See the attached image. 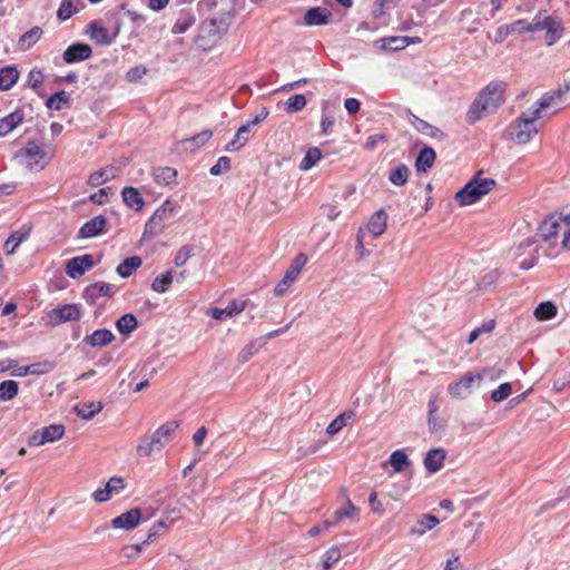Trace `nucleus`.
I'll use <instances>...</instances> for the list:
<instances>
[{
  "label": "nucleus",
  "instance_id": "obj_1",
  "mask_svg": "<svg viewBox=\"0 0 570 570\" xmlns=\"http://www.w3.org/2000/svg\"><path fill=\"white\" fill-rule=\"evenodd\" d=\"M537 238L547 257H556L561 250H570V214L544 219Z\"/></svg>",
  "mask_w": 570,
  "mask_h": 570
},
{
  "label": "nucleus",
  "instance_id": "obj_2",
  "mask_svg": "<svg viewBox=\"0 0 570 570\" xmlns=\"http://www.w3.org/2000/svg\"><path fill=\"white\" fill-rule=\"evenodd\" d=\"M507 85L503 81H493L485 86L473 104L470 106L466 119L473 124L478 121L483 114L494 111L504 102V92Z\"/></svg>",
  "mask_w": 570,
  "mask_h": 570
},
{
  "label": "nucleus",
  "instance_id": "obj_3",
  "mask_svg": "<svg viewBox=\"0 0 570 570\" xmlns=\"http://www.w3.org/2000/svg\"><path fill=\"white\" fill-rule=\"evenodd\" d=\"M563 31V24L559 17L538 13L532 21L518 20L509 27L511 33L546 32L548 36Z\"/></svg>",
  "mask_w": 570,
  "mask_h": 570
},
{
  "label": "nucleus",
  "instance_id": "obj_4",
  "mask_svg": "<svg viewBox=\"0 0 570 570\" xmlns=\"http://www.w3.org/2000/svg\"><path fill=\"white\" fill-rule=\"evenodd\" d=\"M495 185L497 183L494 179L484 177L482 171H478L462 189L456 191L454 198L460 206H469L475 204L483 196L488 195Z\"/></svg>",
  "mask_w": 570,
  "mask_h": 570
},
{
  "label": "nucleus",
  "instance_id": "obj_5",
  "mask_svg": "<svg viewBox=\"0 0 570 570\" xmlns=\"http://www.w3.org/2000/svg\"><path fill=\"white\" fill-rule=\"evenodd\" d=\"M52 157V149L47 145H40L35 140H30L24 147L14 154L21 165L29 170H42Z\"/></svg>",
  "mask_w": 570,
  "mask_h": 570
},
{
  "label": "nucleus",
  "instance_id": "obj_6",
  "mask_svg": "<svg viewBox=\"0 0 570 570\" xmlns=\"http://www.w3.org/2000/svg\"><path fill=\"white\" fill-rule=\"evenodd\" d=\"M176 428L177 424L175 422H167L160 425L153 434L141 438L136 446L137 454L147 458L155 452H160L170 441Z\"/></svg>",
  "mask_w": 570,
  "mask_h": 570
},
{
  "label": "nucleus",
  "instance_id": "obj_7",
  "mask_svg": "<svg viewBox=\"0 0 570 570\" xmlns=\"http://www.w3.org/2000/svg\"><path fill=\"white\" fill-rule=\"evenodd\" d=\"M540 118L542 117L533 109L522 112L520 117L509 126L507 130L509 137L518 144L529 142L539 131L537 121Z\"/></svg>",
  "mask_w": 570,
  "mask_h": 570
},
{
  "label": "nucleus",
  "instance_id": "obj_8",
  "mask_svg": "<svg viewBox=\"0 0 570 570\" xmlns=\"http://www.w3.org/2000/svg\"><path fill=\"white\" fill-rule=\"evenodd\" d=\"M395 6L394 0H372L370 14L358 30L363 32H377L390 23V10Z\"/></svg>",
  "mask_w": 570,
  "mask_h": 570
},
{
  "label": "nucleus",
  "instance_id": "obj_9",
  "mask_svg": "<svg viewBox=\"0 0 570 570\" xmlns=\"http://www.w3.org/2000/svg\"><path fill=\"white\" fill-rule=\"evenodd\" d=\"M177 209L178 204L176 202L166 199L146 223L142 237L150 239L161 234L166 228L167 222L175 216Z\"/></svg>",
  "mask_w": 570,
  "mask_h": 570
},
{
  "label": "nucleus",
  "instance_id": "obj_10",
  "mask_svg": "<svg viewBox=\"0 0 570 570\" xmlns=\"http://www.w3.org/2000/svg\"><path fill=\"white\" fill-rule=\"evenodd\" d=\"M569 89L570 86L568 83H563L557 89L547 92L540 98L538 106L533 108V110L538 111V115L541 117L556 114L569 102L567 97Z\"/></svg>",
  "mask_w": 570,
  "mask_h": 570
},
{
  "label": "nucleus",
  "instance_id": "obj_11",
  "mask_svg": "<svg viewBox=\"0 0 570 570\" xmlns=\"http://www.w3.org/2000/svg\"><path fill=\"white\" fill-rule=\"evenodd\" d=\"M80 317L81 311L79 305L63 304L49 311L46 320L50 326H59L67 322L78 321Z\"/></svg>",
  "mask_w": 570,
  "mask_h": 570
},
{
  "label": "nucleus",
  "instance_id": "obj_12",
  "mask_svg": "<svg viewBox=\"0 0 570 570\" xmlns=\"http://www.w3.org/2000/svg\"><path fill=\"white\" fill-rule=\"evenodd\" d=\"M478 386L474 373L468 372L460 380L449 384L448 392L453 399L463 400Z\"/></svg>",
  "mask_w": 570,
  "mask_h": 570
},
{
  "label": "nucleus",
  "instance_id": "obj_13",
  "mask_svg": "<svg viewBox=\"0 0 570 570\" xmlns=\"http://www.w3.org/2000/svg\"><path fill=\"white\" fill-rule=\"evenodd\" d=\"M419 40L420 38H379L373 42V48L380 53L396 52Z\"/></svg>",
  "mask_w": 570,
  "mask_h": 570
},
{
  "label": "nucleus",
  "instance_id": "obj_14",
  "mask_svg": "<svg viewBox=\"0 0 570 570\" xmlns=\"http://www.w3.org/2000/svg\"><path fill=\"white\" fill-rule=\"evenodd\" d=\"M94 258L91 255L86 254L76 256L67 262L66 273L71 278H78L82 276L87 271L94 267Z\"/></svg>",
  "mask_w": 570,
  "mask_h": 570
},
{
  "label": "nucleus",
  "instance_id": "obj_15",
  "mask_svg": "<svg viewBox=\"0 0 570 570\" xmlns=\"http://www.w3.org/2000/svg\"><path fill=\"white\" fill-rule=\"evenodd\" d=\"M125 489V481L120 476L110 478L105 488L98 489L92 493L96 502H107L112 495L119 494Z\"/></svg>",
  "mask_w": 570,
  "mask_h": 570
},
{
  "label": "nucleus",
  "instance_id": "obj_16",
  "mask_svg": "<svg viewBox=\"0 0 570 570\" xmlns=\"http://www.w3.org/2000/svg\"><path fill=\"white\" fill-rule=\"evenodd\" d=\"M141 519V512L139 509H131L120 515L116 517L111 521V525L115 529L131 530L136 528Z\"/></svg>",
  "mask_w": 570,
  "mask_h": 570
},
{
  "label": "nucleus",
  "instance_id": "obj_17",
  "mask_svg": "<svg viewBox=\"0 0 570 570\" xmlns=\"http://www.w3.org/2000/svg\"><path fill=\"white\" fill-rule=\"evenodd\" d=\"M446 459V451L443 448H435L426 452L423 464L429 473H436L443 468Z\"/></svg>",
  "mask_w": 570,
  "mask_h": 570
},
{
  "label": "nucleus",
  "instance_id": "obj_18",
  "mask_svg": "<svg viewBox=\"0 0 570 570\" xmlns=\"http://www.w3.org/2000/svg\"><path fill=\"white\" fill-rule=\"evenodd\" d=\"M91 47L87 43L78 42L69 46L63 52V59L68 63L83 61L91 56Z\"/></svg>",
  "mask_w": 570,
  "mask_h": 570
},
{
  "label": "nucleus",
  "instance_id": "obj_19",
  "mask_svg": "<svg viewBox=\"0 0 570 570\" xmlns=\"http://www.w3.org/2000/svg\"><path fill=\"white\" fill-rule=\"evenodd\" d=\"M245 302L235 299L230 302L225 308H210L208 315H210L215 320L224 321L242 313L245 309Z\"/></svg>",
  "mask_w": 570,
  "mask_h": 570
},
{
  "label": "nucleus",
  "instance_id": "obj_20",
  "mask_svg": "<svg viewBox=\"0 0 570 570\" xmlns=\"http://www.w3.org/2000/svg\"><path fill=\"white\" fill-rule=\"evenodd\" d=\"M106 227V218L101 215L94 217L79 229L80 238H91L104 232Z\"/></svg>",
  "mask_w": 570,
  "mask_h": 570
},
{
  "label": "nucleus",
  "instance_id": "obj_21",
  "mask_svg": "<svg viewBox=\"0 0 570 570\" xmlns=\"http://www.w3.org/2000/svg\"><path fill=\"white\" fill-rule=\"evenodd\" d=\"M141 23V19L135 17L131 12L122 13L119 19L115 30V36H120L121 33H135L136 26Z\"/></svg>",
  "mask_w": 570,
  "mask_h": 570
},
{
  "label": "nucleus",
  "instance_id": "obj_22",
  "mask_svg": "<svg viewBox=\"0 0 570 570\" xmlns=\"http://www.w3.org/2000/svg\"><path fill=\"white\" fill-rule=\"evenodd\" d=\"M114 286L109 283H95L85 289V298L88 303H95L98 297L110 296L112 294Z\"/></svg>",
  "mask_w": 570,
  "mask_h": 570
},
{
  "label": "nucleus",
  "instance_id": "obj_23",
  "mask_svg": "<svg viewBox=\"0 0 570 570\" xmlns=\"http://www.w3.org/2000/svg\"><path fill=\"white\" fill-rule=\"evenodd\" d=\"M115 336L107 328L96 330L92 334L87 335L83 342L92 347H102L110 344Z\"/></svg>",
  "mask_w": 570,
  "mask_h": 570
},
{
  "label": "nucleus",
  "instance_id": "obj_24",
  "mask_svg": "<svg viewBox=\"0 0 570 570\" xmlns=\"http://www.w3.org/2000/svg\"><path fill=\"white\" fill-rule=\"evenodd\" d=\"M118 175V169L114 166H109L102 168L100 170L95 171L89 176L88 184L92 187H97L102 185L104 183L116 178Z\"/></svg>",
  "mask_w": 570,
  "mask_h": 570
},
{
  "label": "nucleus",
  "instance_id": "obj_25",
  "mask_svg": "<svg viewBox=\"0 0 570 570\" xmlns=\"http://www.w3.org/2000/svg\"><path fill=\"white\" fill-rule=\"evenodd\" d=\"M439 522L440 521L436 517L432 514H423L417 519L414 527L411 529V533L421 537L438 525Z\"/></svg>",
  "mask_w": 570,
  "mask_h": 570
},
{
  "label": "nucleus",
  "instance_id": "obj_26",
  "mask_svg": "<svg viewBox=\"0 0 570 570\" xmlns=\"http://www.w3.org/2000/svg\"><path fill=\"white\" fill-rule=\"evenodd\" d=\"M331 14L326 9L315 7L305 13L304 21L308 26H320L328 23Z\"/></svg>",
  "mask_w": 570,
  "mask_h": 570
},
{
  "label": "nucleus",
  "instance_id": "obj_27",
  "mask_svg": "<svg viewBox=\"0 0 570 570\" xmlns=\"http://www.w3.org/2000/svg\"><path fill=\"white\" fill-rule=\"evenodd\" d=\"M122 200L131 209L138 212L144 207V198L141 197L138 189L134 187H125L122 189Z\"/></svg>",
  "mask_w": 570,
  "mask_h": 570
},
{
  "label": "nucleus",
  "instance_id": "obj_28",
  "mask_svg": "<svg viewBox=\"0 0 570 570\" xmlns=\"http://www.w3.org/2000/svg\"><path fill=\"white\" fill-rule=\"evenodd\" d=\"M23 121V114L14 111L0 119V136L3 137L16 129Z\"/></svg>",
  "mask_w": 570,
  "mask_h": 570
},
{
  "label": "nucleus",
  "instance_id": "obj_29",
  "mask_svg": "<svg viewBox=\"0 0 570 570\" xmlns=\"http://www.w3.org/2000/svg\"><path fill=\"white\" fill-rule=\"evenodd\" d=\"M389 464L395 473H402L411 466V461L404 450H395L389 458Z\"/></svg>",
  "mask_w": 570,
  "mask_h": 570
},
{
  "label": "nucleus",
  "instance_id": "obj_30",
  "mask_svg": "<svg viewBox=\"0 0 570 570\" xmlns=\"http://www.w3.org/2000/svg\"><path fill=\"white\" fill-rule=\"evenodd\" d=\"M412 118L413 119L411 120V122L417 131H420L429 137L436 138L440 140H442L444 138L443 131L440 130L438 127L430 125L429 122L420 119L419 117H416L414 115H412Z\"/></svg>",
  "mask_w": 570,
  "mask_h": 570
},
{
  "label": "nucleus",
  "instance_id": "obj_31",
  "mask_svg": "<svg viewBox=\"0 0 570 570\" xmlns=\"http://www.w3.org/2000/svg\"><path fill=\"white\" fill-rule=\"evenodd\" d=\"M386 213L383 209H380L370 218L367 228L375 236L382 235L386 228Z\"/></svg>",
  "mask_w": 570,
  "mask_h": 570
},
{
  "label": "nucleus",
  "instance_id": "obj_32",
  "mask_svg": "<svg viewBox=\"0 0 570 570\" xmlns=\"http://www.w3.org/2000/svg\"><path fill=\"white\" fill-rule=\"evenodd\" d=\"M435 157V151L432 148H423L415 160L416 170L422 173L429 170L433 166Z\"/></svg>",
  "mask_w": 570,
  "mask_h": 570
},
{
  "label": "nucleus",
  "instance_id": "obj_33",
  "mask_svg": "<svg viewBox=\"0 0 570 570\" xmlns=\"http://www.w3.org/2000/svg\"><path fill=\"white\" fill-rule=\"evenodd\" d=\"M19 79V71L14 67L7 66L0 69V90H9Z\"/></svg>",
  "mask_w": 570,
  "mask_h": 570
},
{
  "label": "nucleus",
  "instance_id": "obj_34",
  "mask_svg": "<svg viewBox=\"0 0 570 570\" xmlns=\"http://www.w3.org/2000/svg\"><path fill=\"white\" fill-rule=\"evenodd\" d=\"M142 264V261L139 256H131L125 258L117 267V274L122 277H129L137 268H139Z\"/></svg>",
  "mask_w": 570,
  "mask_h": 570
},
{
  "label": "nucleus",
  "instance_id": "obj_35",
  "mask_svg": "<svg viewBox=\"0 0 570 570\" xmlns=\"http://www.w3.org/2000/svg\"><path fill=\"white\" fill-rule=\"evenodd\" d=\"M154 179L159 185H170L175 183L177 171L171 167H159L154 170Z\"/></svg>",
  "mask_w": 570,
  "mask_h": 570
},
{
  "label": "nucleus",
  "instance_id": "obj_36",
  "mask_svg": "<svg viewBox=\"0 0 570 570\" xmlns=\"http://www.w3.org/2000/svg\"><path fill=\"white\" fill-rule=\"evenodd\" d=\"M249 125H243L236 131L234 139L226 146L227 151L239 150L248 140Z\"/></svg>",
  "mask_w": 570,
  "mask_h": 570
},
{
  "label": "nucleus",
  "instance_id": "obj_37",
  "mask_svg": "<svg viewBox=\"0 0 570 570\" xmlns=\"http://www.w3.org/2000/svg\"><path fill=\"white\" fill-rule=\"evenodd\" d=\"M19 392V383L13 380H6L0 383V401L8 402L13 400Z\"/></svg>",
  "mask_w": 570,
  "mask_h": 570
},
{
  "label": "nucleus",
  "instance_id": "obj_38",
  "mask_svg": "<svg viewBox=\"0 0 570 570\" xmlns=\"http://www.w3.org/2000/svg\"><path fill=\"white\" fill-rule=\"evenodd\" d=\"M307 257L304 254L297 255L293 264L286 271L284 278L292 285L298 277L303 266L306 264Z\"/></svg>",
  "mask_w": 570,
  "mask_h": 570
},
{
  "label": "nucleus",
  "instance_id": "obj_39",
  "mask_svg": "<svg viewBox=\"0 0 570 570\" xmlns=\"http://www.w3.org/2000/svg\"><path fill=\"white\" fill-rule=\"evenodd\" d=\"M263 345H264V342L262 338L254 340V341L249 342L238 353V356H237L238 361L243 364L248 362L261 350V347Z\"/></svg>",
  "mask_w": 570,
  "mask_h": 570
},
{
  "label": "nucleus",
  "instance_id": "obj_40",
  "mask_svg": "<svg viewBox=\"0 0 570 570\" xmlns=\"http://www.w3.org/2000/svg\"><path fill=\"white\" fill-rule=\"evenodd\" d=\"M137 326V318L132 314H125L116 322L117 330L125 335L132 333Z\"/></svg>",
  "mask_w": 570,
  "mask_h": 570
},
{
  "label": "nucleus",
  "instance_id": "obj_41",
  "mask_svg": "<svg viewBox=\"0 0 570 570\" xmlns=\"http://www.w3.org/2000/svg\"><path fill=\"white\" fill-rule=\"evenodd\" d=\"M409 168L404 164H400L390 171L389 180L395 186H403L409 179Z\"/></svg>",
  "mask_w": 570,
  "mask_h": 570
},
{
  "label": "nucleus",
  "instance_id": "obj_42",
  "mask_svg": "<svg viewBox=\"0 0 570 570\" xmlns=\"http://www.w3.org/2000/svg\"><path fill=\"white\" fill-rule=\"evenodd\" d=\"M322 159V151L317 147L309 148L299 164L301 170H309Z\"/></svg>",
  "mask_w": 570,
  "mask_h": 570
},
{
  "label": "nucleus",
  "instance_id": "obj_43",
  "mask_svg": "<svg viewBox=\"0 0 570 570\" xmlns=\"http://www.w3.org/2000/svg\"><path fill=\"white\" fill-rule=\"evenodd\" d=\"M70 97L66 91H59L51 95L47 100V107L55 110H61L69 106Z\"/></svg>",
  "mask_w": 570,
  "mask_h": 570
},
{
  "label": "nucleus",
  "instance_id": "obj_44",
  "mask_svg": "<svg viewBox=\"0 0 570 570\" xmlns=\"http://www.w3.org/2000/svg\"><path fill=\"white\" fill-rule=\"evenodd\" d=\"M174 281V273L171 271H167L166 273L157 276L153 283L151 288L157 293H165L169 288L170 284Z\"/></svg>",
  "mask_w": 570,
  "mask_h": 570
},
{
  "label": "nucleus",
  "instance_id": "obj_45",
  "mask_svg": "<svg viewBox=\"0 0 570 570\" xmlns=\"http://www.w3.org/2000/svg\"><path fill=\"white\" fill-rule=\"evenodd\" d=\"M557 314V307L551 302H542L538 305L534 311V316L539 321H548L554 317Z\"/></svg>",
  "mask_w": 570,
  "mask_h": 570
},
{
  "label": "nucleus",
  "instance_id": "obj_46",
  "mask_svg": "<svg viewBox=\"0 0 570 570\" xmlns=\"http://www.w3.org/2000/svg\"><path fill=\"white\" fill-rule=\"evenodd\" d=\"M28 232H14L4 243V252L8 255H12L19 245L28 237Z\"/></svg>",
  "mask_w": 570,
  "mask_h": 570
},
{
  "label": "nucleus",
  "instance_id": "obj_47",
  "mask_svg": "<svg viewBox=\"0 0 570 570\" xmlns=\"http://www.w3.org/2000/svg\"><path fill=\"white\" fill-rule=\"evenodd\" d=\"M75 410L78 416H80L81 419L90 420L102 410V405L100 402H90L81 406H76Z\"/></svg>",
  "mask_w": 570,
  "mask_h": 570
},
{
  "label": "nucleus",
  "instance_id": "obj_48",
  "mask_svg": "<svg viewBox=\"0 0 570 570\" xmlns=\"http://www.w3.org/2000/svg\"><path fill=\"white\" fill-rule=\"evenodd\" d=\"M474 375L480 386L482 383H492L499 380L502 375V370L494 367L483 368L480 372L474 373Z\"/></svg>",
  "mask_w": 570,
  "mask_h": 570
},
{
  "label": "nucleus",
  "instance_id": "obj_49",
  "mask_svg": "<svg viewBox=\"0 0 570 570\" xmlns=\"http://www.w3.org/2000/svg\"><path fill=\"white\" fill-rule=\"evenodd\" d=\"M353 416V413H342L338 416H336L327 426L326 432L330 435H334L338 433L351 420Z\"/></svg>",
  "mask_w": 570,
  "mask_h": 570
},
{
  "label": "nucleus",
  "instance_id": "obj_50",
  "mask_svg": "<svg viewBox=\"0 0 570 570\" xmlns=\"http://www.w3.org/2000/svg\"><path fill=\"white\" fill-rule=\"evenodd\" d=\"M307 104V100L305 98L304 95L302 94H297V95H294V96H291L286 101H285V108L287 110V112H297V111H301L305 108Z\"/></svg>",
  "mask_w": 570,
  "mask_h": 570
},
{
  "label": "nucleus",
  "instance_id": "obj_51",
  "mask_svg": "<svg viewBox=\"0 0 570 570\" xmlns=\"http://www.w3.org/2000/svg\"><path fill=\"white\" fill-rule=\"evenodd\" d=\"M47 443L56 442L63 436L65 428L61 424H51L41 429Z\"/></svg>",
  "mask_w": 570,
  "mask_h": 570
},
{
  "label": "nucleus",
  "instance_id": "obj_52",
  "mask_svg": "<svg viewBox=\"0 0 570 570\" xmlns=\"http://www.w3.org/2000/svg\"><path fill=\"white\" fill-rule=\"evenodd\" d=\"M212 136H213L212 130H203L202 132L195 135L194 137L183 140L181 144L186 148H189V147L193 148L194 146L198 148V147L205 145L212 138Z\"/></svg>",
  "mask_w": 570,
  "mask_h": 570
},
{
  "label": "nucleus",
  "instance_id": "obj_53",
  "mask_svg": "<svg viewBox=\"0 0 570 570\" xmlns=\"http://www.w3.org/2000/svg\"><path fill=\"white\" fill-rule=\"evenodd\" d=\"M195 23V18L189 13L181 14L175 22L173 32L184 33Z\"/></svg>",
  "mask_w": 570,
  "mask_h": 570
},
{
  "label": "nucleus",
  "instance_id": "obj_54",
  "mask_svg": "<svg viewBox=\"0 0 570 570\" xmlns=\"http://www.w3.org/2000/svg\"><path fill=\"white\" fill-rule=\"evenodd\" d=\"M195 248L191 245L181 246L174 258V264L177 267L184 266L186 262L194 256Z\"/></svg>",
  "mask_w": 570,
  "mask_h": 570
},
{
  "label": "nucleus",
  "instance_id": "obj_55",
  "mask_svg": "<svg viewBox=\"0 0 570 570\" xmlns=\"http://www.w3.org/2000/svg\"><path fill=\"white\" fill-rule=\"evenodd\" d=\"M357 513L358 509L352 503L351 500H347L346 505L335 512L333 523L337 524L344 518H354Z\"/></svg>",
  "mask_w": 570,
  "mask_h": 570
},
{
  "label": "nucleus",
  "instance_id": "obj_56",
  "mask_svg": "<svg viewBox=\"0 0 570 570\" xmlns=\"http://www.w3.org/2000/svg\"><path fill=\"white\" fill-rule=\"evenodd\" d=\"M512 393V386L510 383H502L498 389L492 391L491 400L495 403L507 400Z\"/></svg>",
  "mask_w": 570,
  "mask_h": 570
},
{
  "label": "nucleus",
  "instance_id": "obj_57",
  "mask_svg": "<svg viewBox=\"0 0 570 570\" xmlns=\"http://www.w3.org/2000/svg\"><path fill=\"white\" fill-rule=\"evenodd\" d=\"M341 559V551L337 548H331L324 554L323 567L325 570L331 569Z\"/></svg>",
  "mask_w": 570,
  "mask_h": 570
},
{
  "label": "nucleus",
  "instance_id": "obj_58",
  "mask_svg": "<svg viewBox=\"0 0 570 570\" xmlns=\"http://www.w3.org/2000/svg\"><path fill=\"white\" fill-rule=\"evenodd\" d=\"M230 168V159L228 157H220L217 163L210 168V174L217 176Z\"/></svg>",
  "mask_w": 570,
  "mask_h": 570
},
{
  "label": "nucleus",
  "instance_id": "obj_59",
  "mask_svg": "<svg viewBox=\"0 0 570 570\" xmlns=\"http://www.w3.org/2000/svg\"><path fill=\"white\" fill-rule=\"evenodd\" d=\"M147 72V69L142 66H136L130 68L126 73V79L129 82H137L139 81Z\"/></svg>",
  "mask_w": 570,
  "mask_h": 570
},
{
  "label": "nucleus",
  "instance_id": "obj_60",
  "mask_svg": "<svg viewBox=\"0 0 570 570\" xmlns=\"http://www.w3.org/2000/svg\"><path fill=\"white\" fill-rule=\"evenodd\" d=\"M368 503L371 505V510L373 513L380 515L384 513L383 504L381 501L377 500V493L375 491L371 492L368 497Z\"/></svg>",
  "mask_w": 570,
  "mask_h": 570
},
{
  "label": "nucleus",
  "instance_id": "obj_61",
  "mask_svg": "<svg viewBox=\"0 0 570 570\" xmlns=\"http://www.w3.org/2000/svg\"><path fill=\"white\" fill-rule=\"evenodd\" d=\"M73 13V6L70 1H63L58 9V17L61 20H67Z\"/></svg>",
  "mask_w": 570,
  "mask_h": 570
},
{
  "label": "nucleus",
  "instance_id": "obj_62",
  "mask_svg": "<svg viewBox=\"0 0 570 570\" xmlns=\"http://www.w3.org/2000/svg\"><path fill=\"white\" fill-rule=\"evenodd\" d=\"M47 441L45 439V435H43V432L42 430H37L35 431L28 439V444L30 446H41L43 444H46Z\"/></svg>",
  "mask_w": 570,
  "mask_h": 570
},
{
  "label": "nucleus",
  "instance_id": "obj_63",
  "mask_svg": "<svg viewBox=\"0 0 570 570\" xmlns=\"http://www.w3.org/2000/svg\"><path fill=\"white\" fill-rule=\"evenodd\" d=\"M109 194H110V188H101L98 193L90 195L89 199L94 204L102 205L107 202Z\"/></svg>",
  "mask_w": 570,
  "mask_h": 570
},
{
  "label": "nucleus",
  "instance_id": "obj_64",
  "mask_svg": "<svg viewBox=\"0 0 570 570\" xmlns=\"http://www.w3.org/2000/svg\"><path fill=\"white\" fill-rule=\"evenodd\" d=\"M141 552V544H130L122 549V553L127 559H135Z\"/></svg>",
  "mask_w": 570,
  "mask_h": 570
}]
</instances>
